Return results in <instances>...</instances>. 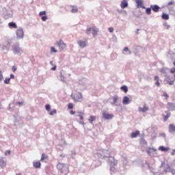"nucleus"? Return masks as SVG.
<instances>
[{"instance_id":"nucleus-19","label":"nucleus","mask_w":175,"mask_h":175,"mask_svg":"<svg viewBox=\"0 0 175 175\" xmlns=\"http://www.w3.org/2000/svg\"><path fill=\"white\" fill-rule=\"evenodd\" d=\"M8 27L9 28H10V29H12L13 28L16 29L17 28V24H16V23L14 22H10L8 23Z\"/></svg>"},{"instance_id":"nucleus-37","label":"nucleus","mask_w":175,"mask_h":175,"mask_svg":"<svg viewBox=\"0 0 175 175\" xmlns=\"http://www.w3.org/2000/svg\"><path fill=\"white\" fill-rule=\"evenodd\" d=\"M54 114H57V109H54L53 111L49 112V116H54Z\"/></svg>"},{"instance_id":"nucleus-13","label":"nucleus","mask_w":175,"mask_h":175,"mask_svg":"<svg viewBox=\"0 0 175 175\" xmlns=\"http://www.w3.org/2000/svg\"><path fill=\"white\" fill-rule=\"evenodd\" d=\"M167 108L168 109V110H170V111H173L174 110H175V104L173 103H168L167 104Z\"/></svg>"},{"instance_id":"nucleus-15","label":"nucleus","mask_w":175,"mask_h":175,"mask_svg":"<svg viewBox=\"0 0 175 175\" xmlns=\"http://www.w3.org/2000/svg\"><path fill=\"white\" fill-rule=\"evenodd\" d=\"M137 3V8H142V9H146V7L143 5V0H135Z\"/></svg>"},{"instance_id":"nucleus-51","label":"nucleus","mask_w":175,"mask_h":175,"mask_svg":"<svg viewBox=\"0 0 175 175\" xmlns=\"http://www.w3.org/2000/svg\"><path fill=\"white\" fill-rule=\"evenodd\" d=\"M167 83L170 84V85H173L174 84V81H167Z\"/></svg>"},{"instance_id":"nucleus-44","label":"nucleus","mask_w":175,"mask_h":175,"mask_svg":"<svg viewBox=\"0 0 175 175\" xmlns=\"http://www.w3.org/2000/svg\"><path fill=\"white\" fill-rule=\"evenodd\" d=\"M77 8H72L71 12L72 13H77Z\"/></svg>"},{"instance_id":"nucleus-24","label":"nucleus","mask_w":175,"mask_h":175,"mask_svg":"<svg viewBox=\"0 0 175 175\" xmlns=\"http://www.w3.org/2000/svg\"><path fill=\"white\" fill-rule=\"evenodd\" d=\"M33 165L34 167L38 169V168L40 167L41 163H40V161H34L33 163Z\"/></svg>"},{"instance_id":"nucleus-49","label":"nucleus","mask_w":175,"mask_h":175,"mask_svg":"<svg viewBox=\"0 0 175 175\" xmlns=\"http://www.w3.org/2000/svg\"><path fill=\"white\" fill-rule=\"evenodd\" d=\"M68 109H73V104L72 103H69L68 105Z\"/></svg>"},{"instance_id":"nucleus-64","label":"nucleus","mask_w":175,"mask_h":175,"mask_svg":"<svg viewBox=\"0 0 175 175\" xmlns=\"http://www.w3.org/2000/svg\"><path fill=\"white\" fill-rule=\"evenodd\" d=\"M17 70V68H16V67H13L12 68V72H16V70Z\"/></svg>"},{"instance_id":"nucleus-27","label":"nucleus","mask_w":175,"mask_h":175,"mask_svg":"<svg viewBox=\"0 0 175 175\" xmlns=\"http://www.w3.org/2000/svg\"><path fill=\"white\" fill-rule=\"evenodd\" d=\"M145 151H146V152H147V154H148V155H150L151 152H152V151H155V150H154V148H149L148 149L146 148V150Z\"/></svg>"},{"instance_id":"nucleus-60","label":"nucleus","mask_w":175,"mask_h":175,"mask_svg":"<svg viewBox=\"0 0 175 175\" xmlns=\"http://www.w3.org/2000/svg\"><path fill=\"white\" fill-rule=\"evenodd\" d=\"M70 113L73 116V115H75L76 113V112L75 111H70Z\"/></svg>"},{"instance_id":"nucleus-50","label":"nucleus","mask_w":175,"mask_h":175,"mask_svg":"<svg viewBox=\"0 0 175 175\" xmlns=\"http://www.w3.org/2000/svg\"><path fill=\"white\" fill-rule=\"evenodd\" d=\"M160 72H161V73H166V70H165V68H161V69H160Z\"/></svg>"},{"instance_id":"nucleus-5","label":"nucleus","mask_w":175,"mask_h":175,"mask_svg":"<svg viewBox=\"0 0 175 175\" xmlns=\"http://www.w3.org/2000/svg\"><path fill=\"white\" fill-rule=\"evenodd\" d=\"M99 30L98 29V28L95 27H88L86 29L85 33L87 35H91V32L93 35V36H96V35H98V31Z\"/></svg>"},{"instance_id":"nucleus-58","label":"nucleus","mask_w":175,"mask_h":175,"mask_svg":"<svg viewBox=\"0 0 175 175\" xmlns=\"http://www.w3.org/2000/svg\"><path fill=\"white\" fill-rule=\"evenodd\" d=\"M57 70V66H54L52 68L51 70Z\"/></svg>"},{"instance_id":"nucleus-20","label":"nucleus","mask_w":175,"mask_h":175,"mask_svg":"<svg viewBox=\"0 0 175 175\" xmlns=\"http://www.w3.org/2000/svg\"><path fill=\"white\" fill-rule=\"evenodd\" d=\"M165 114H163V120L164 121H167L169 117H170V112L169 111H165Z\"/></svg>"},{"instance_id":"nucleus-31","label":"nucleus","mask_w":175,"mask_h":175,"mask_svg":"<svg viewBox=\"0 0 175 175\" xmlns=\"http://www.w3.org/2000/svg\"><path fill=\"white\" fill-rule=\"evenodd\" d=\"M140 144L141 146H147V142L142 139L140 140Z\"/></svg>"},{"instance_id":"nucleus-23","label":"nucleus","mask_w":175,"mask_h":175,"mask_svg":"<svg viewBox=\"0 0 175 175\" xmlns=\"http://www.w3.org/2000/svg\"><path fill=\"white\" fill-rule=\"evenodd\" d=\"M12 16H13V12L12 11H9L6 14H5V18H10Z\"/></svg>"},{"instance_id":"nucleus-38","label":"nucleus","mask_w":175,"mask_h":175,"mask_svg":"<svg viewBox=\"0 0 175 175\" xmlns=\"http://www.w3.org/2000/svg\"><path fill=\"white\" fill-rule=\"evenodd\" d=\"M4 83H5V84H10V78H6L4 80Z\"/></svg>"},{"instance_id":"nucleus-32","label":"nucleus","mask_w":175,"mask_h":175,"mask_svg":"<svg viewBox=\"0 0 175 175\" xmlns=\"http://www.w3.org/2000/svg\"><path fill=\"white\" fill-rule=\"evenodd\" d=\"M60 81L65 83V76L62 75V72H60Z\"/></svg>"},{"instance_id":"nucleus-10","label":"nucleus","mask_w":175,"mask_h":175,"mask_svg":"<svg viewBox=\"0 0 175 175\" xmlns=\"http://www.w3.org/2000/svg\"><path fill=\"white\" fill-rule=\"evenodd\" d=\"M113 102H111V105L113 106H118V100H120V97L118 96H113Z\"/></svg>"},{"instance_id":"nucleus-1","label":"nucleus","mask_w":175,"mask_h":175,"mask_svg":"<svg viewBox=\"0 0 175 175\" xmlns=\"http://www.w3.org/2000/svg\"><path fill=\"white\" fill-rule=\"evenodd\" d=\"M12 53L14 55H21L24 53V49L20 46V43L16 42L12 45Z\"/></svg>"},{"instance_id":"nucleus-9","label":"nucleus","mask_w":175,"mask_h":175,"mask_svg":"<svg viewBox=\"0 0 175 175\" xmlns=\"http://www.w3.org/2000/svg\"><path fill=\"white\" fill-rule=\"evenodd\" d=\"M100 154L101 157H103V158L109 157H110V150L103 149L101 150V152Z\"/></svg>"},{"instance_id":"nucleus-25","label":"nucleus","mask_w":175,"mask_h":175,"mask_svg":"<svg viewBox=\"0 0 175 175\" xmlns=\"http://www.w3.org/2000/svg\"><path fill=\"white\" fill-rule=\"evenodd\" d=\"M159 150H160V151H163L164 152H166L167 151H169V150H170V148H165L164 146H160L159 148Z\"/></svg>"},{"instance_id":"nucleus-48","label":"nucleus","mask_w":175,"mask_h":175,"mask_svg":"<svg viewBox=\"0 0 175 175\" xmlns=\"http://www.w3.org/2000/svg\"><path fill=\"white\" fill-rule=\"evenodd\" d=\"M108 31H109V32H111V33L114 32V28H113V27H109V28L108 29Z\"/></svg>"},{"instance_id":"nucleus-29","label":"nucleus","mask_w":175,"mask_h":175,"mask_svg":"<svg viewBox=\"0 0 175 175\" xmlns=\"http://www.w3.org/2000/svg\"><path fill=\"white\" fill-rule=\"evenodd\" d=\"M120 90H122V91H124L125 93L128 92V87L126 85L122 86Z\"/></svg>"},{"instance_id":"nucleus-18","label":"nucleus","mask_w":175,"mask_h":175,"mask_svg":"<svg viewBox=\"0 0 175 175\" xmlns=\"http://www.w3.org/2000/svg\"><path fill=\"white\" fill-rule=\"evenodd\" d=\"M121 9H125V8H128V1L123 0L120 3Z\"/></svg>"},{"instance_id":"nucleus-7","label":"nucleus","mask_w":175,"mask_h":175,"mask_svg":"<svg viewBox=\"0 0 175 175\" xmlns=\"http://www.w3.org/2000/svg\"><path fill=\"white\" fill-rule=\"evenodd\" d=\"M16 39H24V29L23 27H19L16 31Z\"/></svg>"},{"instance_id":"nucleus-52","label":"nucleus","mask_w":175,"mask_h":175,"mask_svg":"<svg viewBox=\"0 0 175 175\" xmlns=\"http://www.w3.org/2000/svg\"><path fill=\"white\" fill-rule=\"evenodd\" d=\"M170 73H175V68H171V70H170ZM174 77H175V74H174Z\"/></svg>"},{"instance_id":"nucleus-8","label":"nucleus","mask_w":175,"mask_h":175,"mask_svg":"<svg viewBox=\"0 0 175 175\" xmlns=\"http://www.w3.org/2000/svg\"><path fill=\"white\" fill-rule=\"evenodd\" d=\"M77 44L79 46L81 49H84L85 47H87L88 42L87 40L83 41L79 40L77 41Z\"/></svg>"},{"instance_id":"nucleus-47","label":"nucleus","mask_w":175,"mask_h":175,"mask_svg":"<svg viewBox=\"0 0 175 175\" xmlns=\"http://www.w3.org/2000/svg\"><path fill=\"white\" fill-rule=\"evenodd\" d=\"M163 96L165 97V99H169V95L167 94V93L164 92L163 93Z\"/></svg>"},{"instance_id":"nucleus-17","label":"nucleus","mask_w":175,"mask_h":175,"mask_svg":"<svg viewBox=\"0 0 175 175\" xmlns=\"http://www.w3.org/2000/svg\"><path fill=\"white\" fill-rule=\"evenodd\" d=\"M129 103H131V100H129V98L128 96H125L123 98L122 104L126 105H129Z\"/></svg>"},{"instance_id":"nucleus-11","label":"nucleus","mask_w":175,"mask_h":175,"mask_svg":"<svg viewBox=\"0 0 175 175\" xmlns=\"http://www.w3.org/2000/svg\"><path fill=\"white\" fill-rule=\"evenodd\" d=\"M103 116L105 120H111V118L114 117V115H113L112 113H107V112H103Z\"/></svg>"},{"instance_id":"nucleus-12","label":"nucleus","mask_w":175,"mask_h":175,"mask_svg":"<svg viewBox=\"0 0 175 175\" xmlns=\"http://www.w3.org/2000/svg\"><path fill=\"white\" fill-rule=\"evenodd\" d=\"M148 110H150V108H148L146 104L144 105V107H139L138 109L139 113H146V111H148Z\"/></svg>"},{"instance_id":"nucleus-14","label":"nucleus","mask_w":175,"mask_h":175,"mask_svg":"<svg viewBox=\"0 0 175 175\" xmlns=\"http://www.w3.org/2000/svg\"><path fill=\"white\" fill-rule=\"evenodd\" d=\"M6 166V160L2 157H0V167L3 169Z\"/></svg>"},{"instance_id":"nucleus-61","label":"nucleus","mask_w":175,"mask_h":175,"mask_svg":"<svg viewBox=\"0 0 175 175\" xmlns=\"http://www.w3.org/2000/svg\"><path fill=\"white\" fill-rule=\"evenodd\" d=\"M124 51H129V49H128V47H124Z\"/></svg>"},{"instance_id":"nucleus-41","label":"nucleus","mask_w":175,"mask_h":175,"mask_svg":"<svg viewBox=\"0 0 175 175\" xmlns=\"http://www.w3.org/2000/svg\"><path fill=\"white\" fill-rule=\"evenodd\" d=\"M163 26L165 27L167 29H169V28H170V25H169L167 23H164Z\"/></svg>"},{"instance_id":"nucleus-34","label":"nucleus","mask_w":175,"mask_h":175,"mask_svg":"<svg viewBox=\"0 0 175 175\" xmlns=\"http://www.w3.org/2000/svg\"><path fill=\"white\" fill-rule=\"evenodd\" d=\"M146 9V14H151V8H145Z\"/></svg>"},{"instance_id":"nucleus-55","label":"nucleus","mask_w":175,"mask_h":175,"mask_svg":"<svg viewBox=\"0 0 175 175\" xmlns=\"http://www.w3.org/2000/svg\"><path fill=\"white\" fill-rule=\"evenodd\" d=\"M155 84H156V85H157V87H159V85H161V83H159V81H156Z\"/></svg>"},{"instance_id":"nucleus-28","label":"nucleus","mask_w":175,"mask_h":175,"mask_svg":"<svg viewBox=\"0 0 175 175\" xmlns=\"http://www.w3.org/2000/svg\"><path fill=\"white\" fill-rule=\"evenodd\" d=\"M161 17H162L163 20H169V14H167L163 13V15Z\"/></svg>"},{"instance_id":"nucleus-63","label":"nucleus","mask_w":175,"mask_h":175,"mask_svg":"<svg viewBox=\"0 0 175 175\" xmlns=\"http://www.w3.org/2000/svg\"><path fill=\"white\" fill-rule=\"evenodd\" d=\"M174 154H175V149H174L171 152V155H174Z\"/></svg>"},{"instance_id":"nucleus-26","label":"nucleus","mask_w":175,"mask_h":175,"mask_svg":"<svg viewBox=\"0 0 175 175\" xmlns=\"http://www.w3.org/2000/svg\"><path fill=\"white\" fill-rule=\"evenodd\" d=\"M96 120V116H90L88 119V121L90 124H92V122H94V121Z\"/></svg>"},{"instance_id":"nucleus-43","label":"nucleus","mask_w":175,"mask_h":175,"mask_svg":"<svg viewBox=\"0 0 175 175\" xmlns=\"http://www.w3.org/2000/svg\"><path fill=\"white\" fill-rule=\"evenodd\" d=\"M10 154H12V151H10V150H6L5 152V155H6V156L10 155Z\"/></svg>"},{"instance_id":"nucleus-62","label":"nucleus","mask_w":175,"mask_h":175,"mask_svg":"<svg viewBox=\"0 0 175 175\" xmlns=\"http://www.w3.org/2000/svg\"><path fill=\"white\" fill-rule=\"evenodd\" d=\"M124 165H126L128 163V160L126 159H124Z\"/></svg>"},{"instance_id":"nucleus-56","label":"nucleus","mask_w":175,"mask_h":175,"mask_svg":"<svg viewBox=\"0 0 175 175\" xmlns=\"http://www.w3.org/2000/svg\"><path fill=\"white\" fill-rule=\"evenodd\" d=\"M41 161H44V153L42 154Z\"/></svg>"},{"instance_id":"nucleus-35","label":"nucleus","mask_w":175,"mask_h":175,"mask_svg":"<svg viewBox=\"0 0 175 175\" xmlns=\"http://www.w3.org/2000/svg\"><path fill=\"white\" fill-rule=\"evenodd\" d=\"M45 109L46 111H50V110H51V107L50 106V105L48 104L45 105Z\"/></svg>"},{"instance_id":"nucleus-40","label":"nucleus","mask_w":175,"mask_h":175,"mask_svg":"<svg viewBox=\"0 0 175 175\" xmlns=\"http://www.w3.org/2000/svg\"><path fill=\"white\" fill-rule=\"evenodd\" d=\"M142 151H146V150H147V144H146V146L142 145Z\"/></svg>"},{"instance_id":"nucleus-30","label":"nucleus","mask_w":175,"mask_h":175,"mask_svg":"<svg viewBox=\"0 0 175 175\" xmlns=\"http://www.w3.org/2000/svg\"><path fill=\"white\" fill-rule=\"evenodd\" d=\"M13 107H14V103L10 104V105L8 107V110L10 111H13Z\"/></svg>"},{"instance_id":"nucleus-59","label":"nucleus","mask_w":175,"mask_h":175,"mask_svg":"<svg viewBox=\"0 0 175 175\" xmlns=\"http://www.w3.org/2000/svg\"><path fill=\"white\" fill-rule=\"evenodd\" d=\"M11 79H14V75H13V74H11V75H10V80Z\"/></svg>"},{"instance_id":"nucleus-6","label":"nucleus","mask_w":175,"mask_h":175,"mask_svg":"<svg viewBox=\"0 0 175 175\" xmlns=\"http://www.w3.org/2000/svg\"><path fill=\"white\" fill-rule=\"evenodd\" d=\"M55 44L59 48V51H64L66 49V44L62 40L57 41Z\"/></svg>"},{"instance_id":"nucleus-33","label":"nucleus","mask_w":175,"mask_h":175,"mask_svg":"<svg viewBox=\"0 0 175 175\" xmlns=\"http://www.w3.org/2000/svg\"><path fill=\"white\" fill-rule=\"evenodd\" d=\"M77 114V116L79 117L80 120H84V118L83 117V113L82 112H78Z\"/></svg>"},{"instance_id":"nucleus-57","label":"nucleus","mask_w":175,"mask_h":175,"mask_svg":"<svg viewBox=\"0 0 175 175\" xmlns=\"http://www.w3.org/2000/svg\"><path fill=\"white\" fill-rule=\"evenodd\" d=\"M120 13H123L124 14H125L126 16V14H128V12H126V11H125V10H122V11H120Z\"/></svg>"},{"instance_id":"nucleus-42","label":"nucleus","mask_w":175,"mask_h":175,"mask_svg":"<svg viewBox=\"0 0 175 175\" xmlns=\"http://www.w3.org/2000/svg\"><path fill=\"white\" fill-rule=\"evenodd\" d=\"M39 16H46V11H41L39 13Z\"/></svg>"},{"instance_id":"nucleus-16","label":"nucleus","mask_w":175,"mask_h":175,"mask_svg":"<svg viewBox=\"0 0 175 175\" xmlns=\"http://www.w3.org/2000/svg\"><path fill=\"white\" fill-rule=\"evenodd\" d=\"M150 9L154 12V13H158L159 12V9H161L157 5H151Z\"/></svg>"},{"instance_id":"nucleus-36","label":"nucleus","mask_w":175,"mask_h":175,"mask_svg":"<svg viewBox=\"0 0 175 175\" xmlns=\"http://www.w3.org/2000/svg\"><path fill=\"white\" fill-rule=\"evenodd\" d=\"M3 80V74L2 72V70L0 69V83Z\"/></svg>"},{"instance_id":"nucleus-21","label":"nucleus","mask_w":175,"mask_h":175,"mask_svg":"<svg viewBox=\"0 0 175 175\" xmlns=\"http://www.w3.org/2000/svg\"><path fill=\"white\" fill-rule=\"evenodd\" d=\"M139 135H140V131H137L133 132L131 133V137L132 139H135V137H137Z\"/></svg>"},{"instance_id":"nucleus-53","label":"nucleus","mask_w":175,"mask_h":175,"mask_svg":"<svg viewBox=\"0 0 175 175\" xmlns=\"http://www.w3.org/2000/svg\"><path fill=\"white\" fill-rule=\"evenodd\" d=\"M17 105H18L19 106H24V102H18Z\"/></svg>"},{"instance_id":"nucleus-22","label":"nucleus","mask_w":175,"mask_h":175,"mask_svg":"<svg viewBox=\"0 0 175 175\" xmlns=\"http://www.w3.org/2000/svg\"><path fill=\"white\" fill-rule=\"evenodd\" d=\"M169 131L171 133H173V132H175V125L170 124Z\"/></svg>"},{"instance_id":"nucleus-39","label":"nucleus","mask_w":175,"mask_h":175,"mask_svg":"<svg viewBox=\"0 0 175 175\" xmlns=\"http://www.w3.org/2000/svg\"><path fill=\"white\" fill-rule=\"evenodd\" d=\"M51 53H57V51L53 46L51 47Z\"/></svg>"},{"instance_id":"nucleus-45","label":"nucleus","mask_w":175,"mask_h":175,"mask_svg":"<svg viewBox=\"0 0 175 175\" xmlns=\"http://www.w3.org/2000/svg\"><path fill=\"white\" fill-rule=\"evenodd\" d=\"M47 18H48L47 16H42L41 20L42 21H46Z\"/></svg>"},{"instance_id":"nucleus-46","label":"nucleus","mask_w":175,"mask_h":175,"mask_svg":"<svg viewBox=\"0 0 175 175\" xmlns=\"http://www.w3.org/2000/svg\"><path fill=\"white\" fill-rule=\"evenodd\" d=\"M174 1H171L167 3V6H170L171 5H174Z\"/></svg>"},{"instance_id":"nucleus-54","label":"nucleus","mask_w":175,"mask_h":175,"mask_svg":"<svg viewBox=\"0 0 175 175\" xmlns=\"http://www.w3.org/2000/svg\"><path fill=\"white\" fill-rule=\"evenodd\" d=\"M155 81H159V77L158 76L154 77Z\"/></svg>"},{"instance_id":"nucleus-4","label":"nucleus","mask_w":175,"mask_h":175,"mask_svg":"<svg viewBox=\"0 0 175 175\" xmlns=\"http://www.w3.org/2000/svg\"><path fill=\"white\" fill-rule=\"evenodd\" d=\"M71 98H72L75 102H81V100H83V94L80 92L72 94Z\"/></svg>"},{"instance_id":"nucleus-2","label":"nucleus","mask_w":175,"mask_h":175,"mask_svg":"<svg viewBox=\"0 0 175 175\" xmlns=\"http://www.w3.org/2000/svg\"><path fill=\"white\" fill-rule=\"evenodd\" d=\"M161 167H162L163 171L165 174H167V173H172V174H175V170L170 167V165L169 164L165 163V162L161 163Z\"/></svg>"},{"instance_id":"nucleus-3","label":"nucleus","mask_w":175,"mask_h":175,"mask_svg":"<svg viewBox=\"0 0 175 175\" xmlns=\"http://www.w3.org/2000/svg\"><path fill=\"white\" fill-rule=\"evenodd\" d=\"M57 168L63 175H66V174L69 172L68 165L65 163H59L57 165Z\"/></svg>"}]
</instances>
